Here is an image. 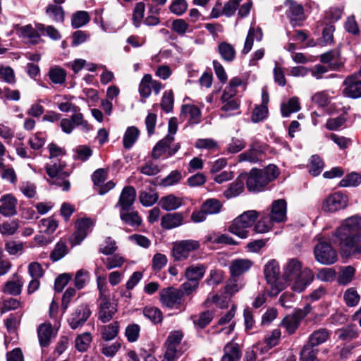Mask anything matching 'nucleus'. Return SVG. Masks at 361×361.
Here are the masks:
<instances>
[{"label": "nucleus", "instance_id": "64", "mask_svg": "<svg viewBox=\"0 0 361 361\" xmlns=\"http://www.w3.org/2000/svg\"><path fill=\"white\" fill-rule=\"evenodd\" d=\"M58 227V222L52 217L43 219L40 221L41 231L47 234L53 233Z\"/></svg>", "mask_w": 361, "mask_h": 361}, {"label": "nucleus", "instance_id": "32", "mask_svg": "<svg viewBox=\"0 0 361 361\" xmlns=\"http://www.w3.org/2000/svg\"><path fill=\"white\" fill-rule=\"evenodd\" d=\"M159 204L165 211H173L178 209L183 204V200L173 194L164 196L160 199Z\"/></svg>", "mask_w": 361, "mask_h": 361}, {"label": "nucleus", "instance_id": "18", "mask_svg": "<svg viewBox=\"0 0 361 361\" xmlns=\"http://www.w3.org/2000/svg\"><path fill=\"white\" fill-rule=\"evenodd\" d=\"M267 213L271 216V220L276 223H282L286 221L287 203L283 199L274 200Z\"/></svg>", "mask_w": 361, "mask_h": 361}, {"label": "nucleus", "instance_id": "40", "mask_svg": "<svg viewBox=\"0 0 361 361\" xmlns=\"http://www.w3.org/2000/svg\"><path fill=\"white\" fill-rule=\"evenodd\" d=\"M19 32L20 36L27 42L37 44L39 40L40 36L38 32L31 25L20 27Z\"/></svg>", "mask_w": 361, "mask_h": 361}, {"label": "nucleus", "instance_id": "17", "mask_svg": "<svg viewBox=\"0 0 361 361\" xmlns=\"http://www.w3.org/2000/svg\"><path fill=\"white\" fill-rule=\"evenodd\" d=\"M264 152V146L259 142H253L247 151L238 155V161L257 163L262 160Z\"/></svg>", "mask_w": 361, "mask_h": 361}, {"label": "nucleus", "instance_id": "60", "mask_svg": "<svg viewBox=\"0 0 361 361\" xmlns=\"http://www.w3.org/2000/svg\"><path fill=\"white\" fill-rule=\"evenodd\" d=\"M300 324V323L298 322V319L289 314L284 317L281 323V325L286 329L288 334H293L299 327Z\"/></svg>", "mask_w": 361, "mask_h": 361}, {"label": "nucleus", "instance_id": "39", "mask_svg": "<svg viewBox=\"0 0 361 361\" xmlns=\"http://www.w3.org/2000/svg\"><path fill=\"white\" fill-rule=\"evenodd\" d=\"M217 50L224 61L232 62L235 58L236 52L234 47L226 42L219 43Z\"/></svg>", "mask_w": 361, "mask_h": 361}, {"label": "nucleus", "instance_id": "52", "mask_svg": "<svg viewBox=\"0 0 361 361\" xmlns=\"http://www.w3.org/2000/svg\"><path fill=\"white\" fill-rule=\"evenodd\" d=\"M360 296L354 287L348 288L343 293V300L348 307H355L358 305Z\"/></svg>", "mask_w": 361, "mask_h": 361}, {"label": "nucleus", "instance_id": "55", "mask_svg": "<svg viewBox=\"0 0 361 361\" xmlns=\"http://www.w3.org/2000/svg\"><path fill=\"white\" fill-rule=\"evenodd\" d=\"M92 340V335L89 332L78 335L75 341V348L79 352H85L88 349Z\"/></svg>", "mask_w": 361, "mask_h": 361}, {"label": "nucleus", "instance_id": "38", "mask_svg": "<svg viewBox=\"0 0 361 361\" xmlns=\"http://www.w3.org/2000/svg\"><path fill=\"white\" fill-rule=\"evenodd\" d=\"M262 31L260 27H258L255 28L254 27H250L248 30L242 53L243 54H247L252 49L254 38L255 37L257 41H260L262 38Z\"/></svg>", "mask_w": 361, "mask_h": 361}, {"label": "nucleus", "instance_id": "15", "mask_svg": "<svg viewBox=\"0 0 361 361\" xmlns=\"http://www.w3.org/2000/svg\"><path fill=\"white\" fill-rule=\"evenodd\" d=\"M200 246L197 241L193 240H182L176 243L172 250V255L176 261H182L188 258L190 252L197 250Z\"/></svg>", "mask_w": 361, "mask_h": 361}, {"label": "nucleus", "instance_id": "5", "mask_svg": "<svg viewBox=\"0 0 361 361\" xmlns=\"http://www.w3.org/2000/svg\"><path fill=\"white\" fill-rule=\"evenodd\" d=\"M314 273L308 268L302 269V264L298 259H290L284 267L283 277L286 281H293V290L301 293L313 281Z\"/></svg>", "mask_w": 361, "mask_h": 361}, {"label": "nucleus", "instance_id": "20", "mask_svg": "<svg viewBox=\"0 0 361 361\" xmlns=\"http://www.w3.org/2000/svg\"><path fill=\"white\" fill-rule=\"evenodd\" d=\"M18 200L12 194H6L0 198V214L4 217L16 216Z\"/></svg>", "mask_w": 361, "mask_h": 361}, {"label": "nucleus", "instance_id": "63", "mask_svg": "<svg viewBox=\"0 0 361 361\" xmlns=\"http://www.w3.org/2000/svg\"><path fill=\"white\" fill-rule=\"evenodd\" d=\"M140 326L137 324H128L125 330V336L128 342L137 341L140 336Z\"/></svg>", "mask_w": 361, "mask_h": 361}, {"label": "nucleus", "instance_id": "21", "mask_svg": "<svg viewBox=\"0 0 361 361\" xmlns=\"http://www.w3.org/2000/svg\"><path fill=\"white\" fill-rule=\"evenodd\" d=\"M136 199V190L133 186H126L122 190L116 207L120 210H130Z\"/></svg>", "mask_w": 361, "mask_h": 361}, {"label": "nucleus", "instance_id": "44", "mask_svg": "<svg viewBox=\"0 0 361 361\" xmlns=\"http://www.w3.org/2000/svg\"><path fill=\"white\" fill-rule=\"evenodd\" d=\"M300 109L299 99L296 97H291L287 102L281 106V114L283 117H288L291 114L298 112Z\"/></svg>", "mask_w": 361, "mask_h": 361}, {"label": "nucleus", "instance_id": "61", "mask_svg": "<svg viewBox=\"0 0 361 361\" xmlns=\"http://www.w3.org/2000/svg\"><path fill=\"white\" fill-rule=\"evenodd\" d=\"M319 350L304 345L300 355V361H319L317 355Z\"/></svg>", "mask_w": 361, "mask_h": 361}, {"label": "nucleus", "instance_id": "28", "mask_svg": "<svg viewBox=\"0 0 361 361\" xmlns=\"http://www.w3.org/2000/svg\"><path fill=\"white\" fill-rule=\"evenodd\" d=\"M244 176L243 173L237 177L235 180L229 185V187L224 192L226 199H231L238 196L244 190Z\"/></svg>", "mask_w": 361, "mask_h": 361}, {"label": "nucleus", "instance_id": "47", "mask_svg": "<svg viewBox=\"0 0 361 361\" xmlns=\"http://www.w3.org/2000/svg\"><path fill=\"white\" fill-rule=\"evenodd\" d=\"M142 313L143 315L153 324H159L163 320L161 311L156 307L146 306L143 308Z\"/></svg>", "mask_w": 361, "mask_h": 361}, {"label": "nucleus", "instance_id": "27", "mask_svg": "<svg viewBox=\"0 0 361 361\" xmlns=\"http://www.w3.org/2000/svg\"><path fill=\"white\" fill-rule=\"evenodd\" d=\"M183 216L181 213H168L162 216L161 226L164 229H172L183 224Z\"/></svg>", "mask_w": 361, "mask_h": 361}, {"label": "nucleus", "instance_id": "45", "mask_svg": "<svg viewBox=\"0 0 361 361\" xmlns=\"http://www.w3.org/2000/svg\"><path fill=\"white\" fill-rule=\"evenodd\" d=\"M240 219L236 217L229 226L228 230L230 233L238 236L240 238H246L249 231L246 225L241 224Z\"/></svg>", "mask_w": 361, "mask_h": 361}, {"label": "nucleus", "instance_id": "26", "mask_svg": "<svg viewBox=\"0 0 361 361\" xmlns=\"http://www.w3.org/2000/svg\"><path fill=\"white\" fill-rule=\"evenodd\" d=\"M207 266L203 264H192L185 269V277L187 280L200 283V280L205 274Z\"/></svg>", "mask_w": 361, "mask_h": 361}, {"label": "nucleus", "instance_id": "33", "mask_svg": "<svg viewBox=\"0 0 361 361\" xmlns=\"http://www.w3.org/2000/svg\"><path fill=\"white\" fill-rule=\"evenodd\" d=\"M275 223L267 212L264 211L260 219L255 224L254 230L257 233H265L272 229Z\"/></svg>", "mask_w": 361, "mask_h": 361}, {"label": "nucleus", "instance_id": "12", "mask_svg": "<svg viewBox=\"0 0 361 361\" xmlns=\"http://www.w3.org/2000/svg\"><path fill=\"white\" fill-rule=\"evenodd\" d=\"M91 314L90 308L86 303L75 307L68 318V323L71 329L75 330L82 326Z\"/></svg>", "mask_w": 361, "mask_h": 361}, {"label": "nucleus", "instance_id": "10", "mask_svg": "<svg viewBox=\"0 0 361 361\" xmlns=\"http://www.w3.org/2000/svg\"><path fill=\"white\" fill-rule=\"evenodd\" d=\"M183 337L180 330L173 331L169 333L165 342L166 352L164 357L167 361H175L180 355L178 347Z\"/></svg>", "mask_w": 361, "mask_h": 361}, {"label": "nucleus", "instance_id": "56", "mask_svg": "<svg viewBox=\"0 0 361 361\" xmlns=\"http://www.w3.org/2000/svg\"><path fill=\"white\" fill-rule=\"evenodd\" d=\"M214 313L212 311L207 310L201 314L198 317H193V323L196 328L204 329L206 327L213 319Z\"/></svg>", "mask_w": 361, "mask_h": 361}, {"label": "nucleus", "instance_id": "25", "mask_svg": "<svg viewBox=\"0 0 361 361\" xmlns=\"http://www.w3.org/2000/svg\"><path fill=\"white\" fill-rule=\"evenodd\" d=\"M252 266V262L248 259H236L231 262L230 272L233 277L239 276L247 272Z\"/></svg>", "mask_w": 361, "mask_h": 361}, {"label": "nucleus", "instance_id": "3", "mask_svg": "<svg viewBox=\"0 0 361 361\" xmlns=\"http://www.w3.org/2000/svg\"><path fill=\"white\" fill-rule=\"evenodd\" d=\"M333 237L341 249L361 254V216L354 215L343 220Z\"/></svg>", "mask_w": 361, "mask_h": 361}, {"label": "nucleus", "instance_id": "31", "mask_svg": "<svg viewBox=\"0 0 361 361\" xmlns=\"http://www.w3.org/2000/svg\"><path fill=\"white\" fill-rule=\"evenodd\" d=\"M355 269L353 266L341 267L337 276V283L341 286H348L355 279Z\"/></svg>", "mask_w": 361, "mask_h": 361}, {"label": "nucleus", "instance_id": "53", "mask_svg": "<svg viewBox=\"0 0 361 361\" xmlns=\"http://www.w3.org/2000/svg\"><path fill=\"white\" fill-rule=\"evenodd\" d=\"M68 252V248L66 242L63 240L59 241L51 252L50 259L52 262H57L62 259Z\"/></svg>", "mask_w": 361, "mask_h": 361}, {"label": "nucleus", "instance_id": "16", "mask_svg": "<svg viewBox=\"0 0 361 361\" xmlns=\"http://www.w3.org/2000/svg\"><path fill=\"white\" fill-rule=\"evenodd\" d=\"M348 204V197L341 192H335L329 195L322 204L324 212H335L344 209Z\"/></svg>", "mask_w": 361, "mask_h": 361}, {"label": "nucleus", "instance_id": "36", "mask_svg": "<svg viewBox=\"0 0 361 361\" xmlns=\"http://www.w3.org/2000/svg\"><path fill=\"white\" fill-rule=\"evenodd\" d=\"M23 283V281L20 276L14 275L12 280L5 283L3 291L5 293L12 295H18L22 291Z\"/></svg>", "mask_w": 361, "mask_h": 361}, {"label": "nucleus", "instance_id": "51", "mask_svg": "<svg viewBox=\"0 0 361 361\" xmlns=\"http://www.w3.org/2000/svg\"><path fill=\"white\" fill-rule=\"evenodd\" d=\"M202 209L208 214H216L221 212L222 204L214 198L205 200L202 204Z\"/></svg>", "mask_w": 361, "mask_h": 361}, {"label": "nucleus", "instance_id": "29", "mask_svg": "<svg viewBox=\"0 0 361 361\" xmlns=\"http://www.w3.org/2000/svg\"><path fill=\"white\" fill-rule=\"evenodd\" d=\"M174 138L171 135H166L162 140H159L153 147L152 156L154 159H159L165 153L168 154L170 145L173 142Z\"/></svg>", "mask_w": 361, "mask_h": 361}, {"label": "nucleus", "instance_id": "24", "mask_svg": "<svg viewBox=\"0 0 361 361\" xmlns=\"http://www.w3.org/2000/svg\"><path fill=\"white\" fill-rule=\"evenodd\" d=\"M116 312V305L104 297L100 305L98 318L102 323H106L113 318Z\"/></svg>", "mask_w": 361, "mask_h": 361}, {"label": "nucleus", "instance_id": "1", "mask_svg": "<svg viewBox=\"0 0 361 361\" xmlns=\"http://www.w3.org/2000/svg\"><path fill=\"white\" fill-rule=\"evenodd\" d=\"M47 148L50 161L44 166L48 176L47 180L49 185H55L62 191L67 192L71 188V182L68 180L71 171H67L66 161L59 159V157L65 155L66 150L54 143H50Z\"/></svg>", "mask_w": 361, "mask_h": 361}, {"label": "nucleus", "instance_id": "19", "mask_svg": "<svg viewBox=\"0 0 361 361\" xmlns=\"http://www.w3.org/2000/svg\"><path fill=\"white\" fill-rule=\"evenodd\" d=\"M343 85L344 89L343 90V94L345 97L357 99L361 97V80L357 79L355 75L347 77Z\"/></svg>", "mask_w": 361, "mask_h": 361}, {"label": "nucleus", "instance_id": "23", "mask_svg": "<svg viewBox=\"0 0 361 361\" xmlns=\"http://www.w3.org/2000/svg\"><path fill=\"white\" fill-rule=\"evenodd\" d=\"M331 331L325 328H320L314 331L308 337L306 344L304 345L309 346L312 348H316L317 346L322 345L329 339Z\"/></svg>", "mask_w": 361, "mask_h": 361}, {"label": "nucleus", "instance_id": "50", "mask_svg": "<svg viewBox=\"0 0 361 361\" xmlns=\"http://www.w3.org/2000/svg\"><path fill=\"white\" fill-rule=\"evenodd\" d=\"M339 54L335 51H328L321 55L320 61L324 63H328L331 70H336L341 66V63L337 61Z\"/></svg>", "mask_w": 361, "mask_h": 361}, {"label": "nucleus", "instance_id": "58", "mask_svg": "<svg viewBox=\"0 0 361 361\" xmlns=\"http://www.w3.org/2000/svg\"><path fill=\"white\" fill-rule=\"evenodd\" d=\"M361 183V175L352 172L346 175L339 183L341 187H356Z\"/></svg>", "mask_w": 361, "mask_h": 361}, {"label": "nucleus", "instance_id": "43", "mask_svg": "<svg viewBox=\"0 0 361 361\" xmlns=\"http://www.w3.org/2000/svg\"><path fill=\"white\" fill-rule=\"evenodd\" d=\"M140 135V130L135 126L128 127L123 135V145L125 149H130L135 144Z\"/></svg>", "mask_w": 361, "mask_h": 361}, {"label": "nucleus", "instance_id": "11", "mask_svg": "<svg viewBox=\"0 0 361 361\" xmlns=\"http://www.w3.org/2000/svg\"><path fill=\"white\" fill-rule=\"evenodd\" d=\"M94 226V221L91 218H82L75 222V231L69 238L72 246L79 245L90 233Z\"/></svg>", "mask_w": 361, "mask_h": 361}, {"label": "nucleus", "instance_id": "7", "mask_svg": "<svg viewBox=\"0 0 361 361\" xmlns=\"http://www.w3.org/2000/svg\"><path fill=\"white\" fill-rule=\"evenodd\" d=\"M160 301L164 306L173 309H185L183 302V293L181 290L173 287H168L159 292Z\"/></svg>", "mask_w": 361, "mask_h": 361}, {"label": "nucleus", "instance_id": "22", "mask_svg": "<svg viewBox=\"0 0 361 361\" xmlns=\"http://www.w3.org/2000/svg\"><path fill=\"white\" fill-rule=\"evenodd\" d=\"M180 117L190 124H197L201 120V111L195 105L185 104L182 106Z\"/></svg>", "mask_w": 361, "mask_h": 361}, {"label": "nucleus", "instance_id": "46", "mask_svg": "<svg viewBox=\"0 0 361 361\" xmlns=\"http://www.w3.org/2000/svg\"><path fill=\"white\" fill-rule=\"evenodd\" d=\"M46 14L56 23H62L64 21L65 12L61 6L49 4L46 8Z\"/></svg>", "mask_w": 361, "mask_h": 361}, {"label": "nucleus", "instance_id": "4", "mask_svg": "<svg viewBox=\"0 0 361 361\" xmlns=\"http://www.w3.org/2000/svg\"><path fill=\"white\" fill-rule=\"evenodd\" d=\"M333 237L341 249L361 254V216L354 215L343 220Z\"/></svg>", "mask_w": 361, "mask_h": 361}, {"label": "nucleus", "instance_id": "2", "mask_svg": "<svg viewBox=\"0 0 361 361\" xmlns=\"http://www.w3.org/2000/svg\"><path fill=\"white\" fill-rule=\"evenodd\" d=\"M333 237L341 249L361 254V216L354 215L343 220Z\"/></svg>", "mask_w": 361, "mask_h": 361}, {"label": "nucleus", "instance_id": "42", "mask_svg": "<svg viewBox=\"0 0 361 361\" xmlns=\"http://www.w3.org/2000/svg\"><path fill=\"white\" fill-rule=\"evenodd\" d=\"M47 75L54 84L62 85L66 82V71L60 66H54L51 67Z\"/></svg>", "mask_w": 361, "mask_h": 361}, {"label": "nucleus", "instance_id": "59", "mask_svg": "<svg viewBox=\"0 0 361 361\" xmlns=\"http://www.w3.org/2000/svg\"><path fill=\"white\" fill-rule=\"evenodd\" d=\"M19 228V221L13 219L0 224V233L4 235H12L16 233Z\"/></svg>", "mask_w": 361, "mask_h": 361}, {"label": "nucleus", "instance_id": "35", "mask_svg": "<svg viewBox=\"0 0 361 361\" xmlns=\"http://www.w3.org/2000/svg\"><path fill=\"white\" fill-rule=\"evenodd\" d=\"M99 330L102 338L105 341H110L118 336L120 325L118 322H114L109 324L102 326Z\"/></svg>", "mask_w": 361, "mask_h": 361}, {"label": "nucleus", "instance_id": "13", "mask_svg": "<svg viewBox=\"0 0 361 361\" xmlns=\"http://www.w3.org/2000/svg\"><path fill=\"white\" fill-rule=\"evenodd\" d=\"M60 126L65 133L70 134L75 126H80L82 130L88 131L92 128L88 122L85 120L83 114L80 112H75L71 116L70 118L61 120Z\"/></svg>", "mask_w": 361, "mask_h": 361}, {"label": "nucleus", "instance_id": "14", "mask_svg": "<svg viewBox=\"0 0 361 361\" xmlns=\"http://www.w3.org/2000/svg\"><path fill=\"white\" fill-rule=\"evenodd\" d=\"M284 5L287 7L286 16L291 25L293 27L300 26L305 19L303 6L295 0H286Z\"/></svg>", "mask_w": 361, "mask_h": 361}, {"label": "nucleus", "instance_id": "54", "mask_svg": "<svg viewBox=\"0 0 361 361\" xmlns=\"http://www.w3.org/2000/svg\"><path fill=\"white\" fill-rule=\"evenodd\" d=\"M324 166V162L319 156L312 155L307 165L309 173L313 176H317L321 173Z\"/></svg>", "mask_w": 361, "mask_h": 361}, {"label": "nucleus", "instance_id": "9", "mask_svg": "<svg viewBox=\"0 0 361 361\" xmlns=\"http://www.w3.org/2000/svg\"><path fill=\"white\" fill-rule=\"evenodd\" d=\"M249 191L259 192L269 183L261 169H252L249 173H243Z\"/></svg>", "mask_w": 361, "mask_h": 361}, {"label": "nucleus", "instance_id": "57", "mask_svg": "<svg viewBox=\"0 0 361 361\" xmlns=\"http://www.w3.org/2000/svg\"><path fill=\"white\" fill-rule=\"evenodd\" d=\"M90 20L89 13L85 11L75 12L71 18V25L74 28H78L85 25Z\"/></svg>", "mask_w": 361, "mask_h": 361}, {"label": "nucleus", "instance_id": "48", "mask_svg": "<svg viewBox=\"0 0 361 361\" xmlns=\"http://www.w3.org/2000/svg\"><path fill=\"white\" fill-rule=\"evenodd\" d=\"M130 210H120L121 219L126 224L134 226H140L142 219L137 212H129Z\"/></svg>", "mask_w": 361, "mask_h": 361}, {"label": "nucleus", "instance_id": "6", "mask_svg": "<svg viewBox=\"0 0 361 361\" xmlns=\"http://www.w3.org/2000/svg\"><path fill=\"white\" fill-rule=\"evenodd\" d=\"M264 272L267 283L271 286L270 295L275 296L278 295L284 288V285L279 281L280 269L279 262L275 259L269 261L264 266Z\"/></svg>", "mask_w": 361, "mask_h": 361}, {"label": "nucleus", "instance_id": "34", "mask_svg": "<svg viewBox=\"0 0 361 361\" xmlns=\"http://www.w3.org/2000/svg\"><path fill=\"white\" fill-rule=\"evenodd\" d=\"M37 334L40 345L42 347L48 346L53 334L51 324L49 323L40 324L37 329Z\"/></svg>", "mask_w": 361, "mask_h": 361}, {"label": "nucleus", "instance_id": "30", "mask_svg": "<svg viewBox=\"0 0 361 361\" xmlns=\"http://www.w3.org/2000/svg\"><path fill=\"white\" fill-rule=\"evenodd\" d=\"M235 92L224 90L221 97V101L224 104L221 110L224 111H229L238 109L240 106L239 100L235 97Z\"/></svg>", "mask_w": 361, "mask_h": 361}, {"label": "nucleus", "instance_id": "49", "mask_svg": "<svg viewBox=\"0 0 361 361\" xmlns=\"http://www.w3.org/2000/svg\"><path fill=\"white\" fill-rule=\"evenodd\" d=\"M338 338L343 341H350L358 336L357 329L355 325H348L339 329L336 331Z\"/></svg>", "mask_w": 361, "mask_h": 361}, {"label": "nucleus", "instance_id": "37", "mask_svg": "<svg viewBox=\"0 0 361 361\" xmlns=\"http://www.w3.org/2000/svg\"><path fill=\"white\" fill-rule=\"evenodd\" d=\"M224 354L221 361H238L242 355L240 348L237 343H228L224 348Z\"/></svg>", "mask_w": 361, "mask_h": 361}, {"label": "nucleus", "instance_id": "8", "mask_svg": "<svg viewBox=\"0 0 361 361\" xmlns=\"http://www.w3.org/2000/svg\"><path fill=\"white\" fill-rule=\"evenodd\" d=\"M314 255L316 261L322 264L331 265L338 259L336 250L329 243L322 240H319L314 246Z\"/></svg>", "mask_w": 361, "mask_h": 361}, {"label": "nucleus", "instance_id": "62", "mask_svg": "<svg viewBox=\"0 0 361 361\" xmlns=\"http://www.w3.org/2000/svg\"><path fill=\"white\" fill-rule=\"evenodd\" d=\"M125 262L124 258L120 255H114L111 257L103 259L102 262L108 270H111L114 268L121 267Z\"/></svg>", "mask_w": 361, "mask_h": 361}, {"label": "nucleus", "instance_id": "41", "mask_svg": "<svg viewBox=\"0 0 361 361\" xmlns=\"http://www.w3.org/2000/svg\"><path fill=\"white\" fill-rule=\"evenodd\" d=\"M139 200L143 206L150 207L158 200V195L152 188H147L140 191Z\"/></svg>", "mask_w": 361, "mask_h": 361}]
</instances>
